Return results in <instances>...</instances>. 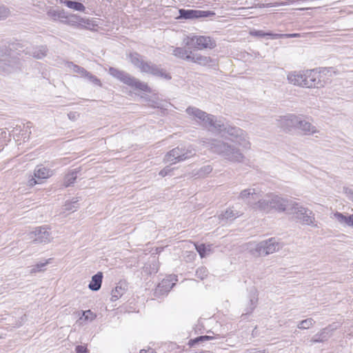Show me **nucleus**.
I'll use <instances>...</instances> for the list:
<instances>
[{"instance_id":"obj_34","label":"nucleus","mask_w":353,"mask_h":353,"mask_svg":"<svg viewBox=\"0 0 353 353\" xmlns=\"http://www.w3.org/2000/svg\"><path fill=\"white\" fill-rule=\"evenodd\" d=\"M215 337L214 336H208V335H204V336H198L195 339H190L189 341H188V345L190 346V347H193L194 345H195L196 344H198L199 343H203L204 341H210V340H212L214 339Z\"/></svg>"},{"instance_id":"obj_1","label":"nucleus","mask_w":353,"mask_h":353,"mask_svg":"<svg viewBox=\"0 0 353 353\" xmlns=\"http://www.w3.org/2000/svg\"><path fill=\"white\" fill-rule=\"evenodd\" d=\"M203 143L212 152L232 163H242L245 159L241 150L233 144L216 139L208 142L203 141Z\"/></svg>"},{"instance_id":"obj_40","label":"nucleus","mask_w":353,"mask_h":353,"mask_svg":"<svg viewBox=\"0 0 353 353\" xmlns=\"http://www.w3.org/2000/svg\"><path fill=\"white\" fill-rule=\"evenodd\" d=\"M196 276L201 279H204L208 276V270L205 268L201 267L196 270Z\"/></svg>"},{"instance_id":"obj_44","label":"nucleus","mask_w":353,"mask_h":353,"mask_svg":"<svg viewBox=\"0 0 353 353\" xmlns=\"http://www.w3.org/2000/svg\"><path fill=\"white\" fill-rule=\"evenodd\" d=\"M212 170V168L210 165H205L200 169V175H205L210 173Z\"/></svg>"},{"instance_id":"obj_41","label":"nucleus","mask_w":353,"mask_h":353,"mask_svg":"<svg viewBox=\"0 0 353 353\" xmlns=\"http://www.w3.org/2000/svg\"><path fill=\"white\" fill-rule=\"evenodd\" d=\"M48 263V261H46L43 263H39L37 265H34L30 270V273H36L37 272H40L42 270V268L45 267Z\"/></svg>"},{"instance_id":"obj_36","label":"nucleus","mask_w":353,"mask_h":353,"mask_svg":"<svg viewBox=\"0 0 353 353\" xmlns=\"http://www.w3.org/2000/svg\"><path fill=\"white\" fill-rule=\"evenodd\" d=\"M315 324V321L312 318H308L307 319L301 321L298 325L297 327L300 330H307L314 326Z\"/></svg>"},{"instance_id":"obj_4","label":"nucleus","mask_w":353,"mask_h":353,"mask_svg":"<svg viewBox=\"0 0 353 353\" xmlns=\"http://www.w3.org/2000/svg\"><path fill=\"white\" fill-rule=\"evenodd\" d=\"M218 123L220 124L221 127L219 128H214V130L231 137L232 140L234 142L237 143L240 147H242L245 149L250 148V143L249 141V138L245 131L236 126L224 124L220 120H218Z\"/></svg>"},{"instance_id":"obj_21","label":"nucleus","mask_w":353,"mask_h":353,"mask_svg":"<svg viewBox=\"0 0 353 353\" xmlns=\"http://www.w3.org/2000/svg\"><path fill=\"white\" fill-rule=\"evenodd\" d=\"M48 49L46 46H39L29 49L26 54L32 56L37 59H41L47 55Z\"/></svg>"},{"instance_id":"obj_37","label":"nucleus","mask_w":353,"mask_h":353,"mask_svg":"<svg viewBox=\"0 0 353 353\" xmlns=\"http://www.w3.org/2000/svg\"><path fill=\"white\" fill-rule=\"evenodd\" d=\"M10 15V9L4 5H0V21L6 19Z\"/></svg>"},{"instance_id":"obj_27","label":"nucleus","mask_w":353,"mask_h":353,"mask_svg":"<svg viewBox=\"0 0 353 353\" xmlns=\"http://www.w3.org/2000/svg\"><path fill=\"white\" fill-rule=\"evenodd\" d=\"M301 116H296L294 114H288L286 116H284L281 119V125L283 128H285L288 130L291 128H297L298 124L294 123V119L292 117H300Z\"/></svg>"},{"instance_id":"obj_43","label":"nucleus","mask_w":353,"mask_h":353,"mask_svg":"<svg viewBox=\"0 0 353 353\" xmlns=\"http://www.w3.org/2000/svg\"><path fill=\"white\" fill-rule=\"evenodd\" d=\"M83 317L85 320L92 321L95 318V315L91 312V310H88L83 312Z\"/></svg>"},{"instance_id":"obj_11","label":"nucleus","mask_w":353,"mask_h":353,"mask_svg":"<svg viewBox=\"0 0 353 353\" xmlns=\"http://www.w3.org/2000/svg\"><path fill=\"white\" fill-rule=\"evenodd\" d=\"M281 248V243L274 238L259 243L255 248L256 252L260 256H266L279 251Z\"/></svg>"},{"instance_id":"obj_24","label":"nucleus","mask_w":353,"mask_h":353,"mask_svg":"<svg viewBox=\"0 0 353 353\" xmlns=\"http://www.w3.org/2000/svg\"><path fill=\"white\" fill-rule=\"evenodd\" d=\"M190 61L196 63L201 65H209L212 60L210 57L203 56L192 51Z\"/></svg>"},{"instance_id":"obj_32","label":"nucleus","mask_w":353,"mask_h":353,"mask_svg":"<svg viewBox=\"0 0 353 353\" xmlns=\"http://www.w3.org/2000/svg\"><path fill=\"white\" fill-rule=\"evenodd\" d=\"M68 67L72 70L74 72L81 75V77H85L88 74V71L83 68L73 63L72 62H68L67 63Z\"/></svg>"},{"instance_id":"obj_22","label":"nucleus","mask_w":353,"mask_h":353,"mask_svg":"<svg viewBox=\"0 0 353 353\" xmlns=\"http://www.w3.org/2000/svg\"><path fill=\"white\" fill-rule=\"evenodd\" d=\"M240 216V214L238 211H236L233 210L232 208H229L227 210H225L224 212H222L219 215V219L225 221V222H229L234 220L236 218L239 217Z\"/></svg>"},{"instance_id":"obj_49","label":"nucleus","mask_w":353,"mask_h":353,"mask_svg":"<svg viewBox=\"0 0 353 353\" xmlns=\"http://www.w3.org/2000/svg\"><path fill=\"white\" fill-rule=\"evenodd\" d=\"M281 37H288V38H292V37H299V34H281Z\"/></svg>"},{"instance_id":"obj_25","label":"nucleus","mask_w":353,"mask_h":353,"mask_svg":"<svg viewBox=\"0 0 353 353\" xmlns=\"http://www.w3.org/2000/svg\"><path fill=\"white\" fill-rule=\"evenodd\" d=\"M103 279V273L101 272H97L92 276V280L89 283L88 288L92 291H97L101 288Z\"/></svg>"},{"instance_id":"obj_33","label":"nucleus","mask_w":353,"mask_h":353,"mask_svg":"<svg viewBox=\"0 0 353 353\" xmlns=\"http://www.w3.org/2000/svg\"><path fill=\"white\" fill-rule=\"evenodd\" d=\"M79 171L77 170H74L70 172H68L64 178L63 184L65 187H68L74 183L77 179V174Z\"/></svg>"},{"instance_id":"obj_19","label":"nucleus","mask_w":353,"mask_h":353,"mask_svg":"<svg viewBox=\"0 0 353 353\" xmlns=\"http://www.w3.org/2000/svg\"><path fill=\"white\" fill-rule=\"evenodd\" d=\"M174 285L175 283L172 282V278L171 276L163 279L156 287L154 290V295L157 297H160L167 294Z\"/></svg>"},{"instance_id":"obj_38","label":"nucleus","mask_w":353,"mask_h":353,"mask_svg":"<svg viewBox=\"0 0 353 353\" xmlns=\"http://www.w3.org/2000/svg\"><path fill=\"white\" fill-rule=\"evenodd\" d=\"M77 202H78L77 199H73L71 202L65 203L64 210H67V211H72V212L75 211L77 210V208H78Z\"/></svg>"},{"instance_id":"obj_47","label":"nucleus","mask_w":353,"mask_h":353,"mask_svg":"<svg viewBox=\"0 0 353 353\" xmlns=\"http://www.w3.org/2000/svg\"><path fill=\"white\" fill-rule=\"evenodd\" d=\"M172 171V168L170 166H166L159 172V175L161 176H165Z\"/></svg>"},{"instance_id":"obj_31","label":"nucleus","mask_w":353,"mask_h":353,"mask_svg":"<svg viewBox=\"0 0 353 353\" xmlns=\"http://www.w3.org/2000/svg\"><path fill=\"white\" fill-rule=\"evenodd\" d=\"M258 301L257 295L254 293L250 296L249 305L245 309V313L242 314V316L250 314L254 310Z\"/></svg>"},{"instance_id":"obj_48","label":"nucleus","mask_w":353,"mask_h":353,"mask_svg":"<svg viewBox=\"0 0 353 353\" xmlns=\"http://www.w3.org/2000/svg\"><path fill=\"white\" fill-rule=\"evenodd\" d=\"M245 353H265V351L264 350L261 351V350H256V349H253V350L247 351Z\"/></svg>"},{"instance_id":"obj_14","label":"nucleus","mask_w":353,"mask_h":353,"mask_svg":"<svg viewBox=\"0 0 353 353\" xmlns=\"http://www.w3.org/2000/svg\"><path fill=\"white\" fill-rule=\"evenodd\" d=\"M319 77V73L315 70H306L304 72L303 87L319 88L323 86Z\"/></svg>"},{"instance_id":"obj_13","label":"nucleus","mask_w":353,"mask_h":353,"mask_svg":"<svg viewBox=\"0 0 353 353\" xmlns=\"http://www.w3.org/2000/svg\"><path fill=\"white\" fill-rule=\"evenodd\" d=\"M179 17L178 19H195L200 18H207L215 15V13L210 10H185L180 9L179 10Z\"/></svg>"},{"instance_id":"obj_45","label":"nucleus","mask_w":353,"mask_h":353,"mask_svg":"<svg viewBox=\"0 0 353 353\" xmlns=\"http://www.w3.org/2000/svg\"><path fill=\"white\" fill-rule=\"evenodd\" d=\"M344 192L347 195L348 199L353 201V187L344 188Z\"/></svg>"},{"instance_id":"obj_28","label":"nucleus","mask_w":353,"mask_h":353,"mask_svg":"<svg viewBox=\"0 0 353 353\" xmlns=\"http://www.w3.org/2000/svg\"><path fill=\"white\" fill-rule=\"evenodd\" d=\"M125 288L122 284L118 283L114 289L112 290L110 301H116L125 293Z\"/></svg>"},{"instance_id":"obj_30","label":"nucleus","mask_w":353,"mask_h":353,"mask_svg":"<svg viewBox=\"0 0 353 353\" xmlns=\"http://www.w3.org/2000/svg\"><path fill=\"white\" fill-rule=\"evenodd\" d=\"M63 3L70 9L79 12H85V7L80 2L71 0H64Z\"/></svg>"},{"instance_id":"obj_51","label":"nucleus","mask_w":353,"mask_h":353,"mask_svg":"<svg viewBox=\"0 0 353 353\" xmlns=\"http://www.w3.org/2000/svg\"><path fill=\"white\" fill-rule=\"evenodd\" d=\"M68 117L70 119H74V117H75V113L74 112H70L68 114Z\"/></svg>"},{"instance_id":"obj_9","label":"nucleus","mask_w":353,"mask_h":353,"mask_svg":"<svg viewBox=\"0 0 353 353\" xmlns=\"http://www.w3.org/2000/svg\"><path fill=\"white\" fill-rule=\"evenodd\" d=\"M186 46L199 50L212 49L216 47V42L210 37L192 36L184 40Z\"/></svg>"},{"instance_id":"obj_7","label":"nucleus","mask_w":353,"mask_h":353,"mask_svg":"<svg viewBox=\"0 0 353 353\" xmlns=\"http://www.w3.org/2000/svg\"><path fill=\"white\" fill-rule=\"evenodd\" d=\"M185 112L191 119L201 123L205 127L212 128L213 130L214 128L221 127L215 116L208 114L196 107L189 106L186 108Z\"/></svg>"},{"instance_id":"obj_12","label":"nucleus","mask_w":353,"mask_h":353,"mask_svg":"<svg viewBox=\"0 0 353 353\" xmlns=\"http://www.w3.org/2000/svg\"><path fill=\"white\" fill-rule=\"evenodd\" d=\"M52 174V171L48 168L42 166H37L34 170L33 175H30L28 180V185L33 187L37 183H40L39 181L49 178Z\"/></svg>"},{"instance_id":"obj_6","label":"nucleus","mask_w":353,"mask_h":353,"mask_svg":"<svg viewBox=\"0 0 353 353\" xmlns=\"http://www.w3.org/2000/svg\"><path fill=\"white\" fill-rule=\"evenodd\" d=\"M108 72L114 78L119 80L121 82L130 86L131 88L144 92H150V88L145 83L140 81L139 79L131 76L129 73L123 70H120L117 68L110 67L108 69Z\"/></svg>"},{"instance_id":"obj_29","label":"nucleus","mask_w":353,"mask_h":353,"mask_svg":"<svg viewBox=\"0 0 353 353\" xmlns=\"http://www.w3.org/2000/svg\"><path fill=\"white\" fill-rule=\"evenodd\" d=\"M334 216L340 223L353 227V214L347 216L342 213L336 212Z\"/></svg>"},{"instance_id":"obj_35","label":"nucleus","mask_w":353,"mask_h":353,"mask_svg":"<svg viewBox=\"0 0 353 353\" xmlns=\"http://www.w3.org/2000/svg\"><path fill=\"white\" fill-rule=\"evenodd\" d=\"M251 35L258 37H264L266 36H270L272 39H279L281 37L279 34H273L270 32H265L263 30H254L250 32Z\"/></svg>"},{"instance_id":"obj_20","label":"nucleus","mask_w":353,"mask_h":353,"mask_svg":"<svg viewBox=\"0 0 353 353\" xmlns=\"http://www.w3.org/2000/svg\"><path fill=\"white\" fill-rule=\"evenodd\" d=\"M287 79L289 83L294 85L303 87L304 72H291L288 74Z\"/></svg>"},{"instance_id":"obj_39","label":"nucleus","mask_w":353,"mask_h":353,"mask_svg":"<svg viewBox=\"0 0 353 353\" xmlns=\"http://www.w3.org/2000/svg\"><path fill=\"white\" fill-rule=\"evenodd\" d=\"M88 80H89L91 83H92L93 84L96 85H99V86H101V81L99 79H98L96 76L92 74L90 72H88L87 75L85 76V77Z\"/></svg>"},{"instance_id":"obj_3","label":"nucleus","mask_w":353,"mask_h":353,"mask_svg":"<svg viewBox=\"0 0 353 353\" xmlns=\"http://www.w3.org/2000/svg\"><path fill=\"white\" fill-rule=\"evenodd\" d=\"M293 202L292 199L278 194H266L264 196V201L261 203V210L268 212L274 209L279 212L288 211L289 212Z\"/></svg>"},{"instance_id":"obj_18","label":"nucleus","mask_w":353,"mask_h":353,"mask_svg":"<svg viewBox=\"0 0 353 353\" xmlns=\"http://www.w3.org/2000/svg\"><path fill=\"white\" fill-rule=\"evenodd\" d=\"M292 118L294 123L298 124L297 128L301 130L304 134L311 135L319 132L314 125L308 121L303 119V117Z\"/></svg>"},{"instance_id":"obj_42","label":"nucleus","mask_w":353,"mask_h":353,"mask_svg":"<svg viewBox=\"0 0 353 353\" xmlns=\"http://www.w3.org/2000/svg\"><path fill=\"white\" fill-rule=\"evenodd\" d=\"M196 251L199 252L200 256L203 258L206 255V247L204 244L196 245L194 244Z\"/></svg>"},{"instance_id":"obj_23","label":"nucleus","mask_w":353,"mask_h":353,"mask_svg":"<svg viewBox=\"0 0 353 353\" xmlns=\"http://www.w3.org/2000/svg\"><path fill=\"white\" fill-rule=\"evenodd\" d=\"M47 15L54 21L59 20L62 23L64 21V19L68 18V15L63 9L55 10L51 8L47 11Z\"/></svg>"},{"instance_id":"obj_8","label":"nucleus","mask_w":353,"mask_h":353,"mask_svg":"<svg viewBox=\"0 0 353 353\" xmlns=\"http://www.w3.org/2000/svg\"><path fill=\"white\" fill-rule=\"evenodd\" d=\"M239 198L254 209L261 210V203L264 201L263 192L256 188H248L241 192Z\"/></svg>"},{"instance_id":"obj_16","label":"nucleus","mask_w":353,"mask_h":353,"mask_svg":"<svg viewBox=\"0 0 353 353\" xmlns=\"http://www.w3.org/2000/svg\"><path fill=\"white\" fill-rule=\"evenodd\" d=\"M337 329L334 324L330 325L325 328L321 329L318 333L314 334L310 342L311 344L316 343H323L327 341L333 334V332Z\"/></svg>"},{"instance_id":"obj_10","label":"nucleus","mask_w":353,"mask_h":353,"mask_svg":"<svg viewBox=\"0 0 353 353\" xmlns=\"http://www.w3.org/2000/svg\"><path fill=\"white\" fill-rule=\"evenodd\" d=\"M289 213L293 214L300 222L306 225H311L314 220V214L311 210L303 207L295 201L293 202Z\"/></svg>"},{"instance_id":"obj_5","label":"nucleus","mask_w":353,"mask_h":353,"mask_svg":"<svg viewBox=\"0 0 353 353\" xmlns=\"http://www.w3.org/2000/svg\"><path fill=\"white\" fill-rule=\"evenodd\" d=\"M196 154V150L192 145L177 146L165 155L163 161L170 165L184 161Z\"/></svg>"},{"instance_id":"obj_50","label":"nucleus","mask_w":353,"mask_h":353,"mask_svg":"<svg viewBox=\"0 0 353 353\" xmlns=\"http://www.w3.org/2000/svg\"><path fill=\"white\" fill-rule=\"evenodd\" d=\"M140 353H156L153 350H141L140 351Z\"/></svg>"},{"instance_id":"obj_26","label":"nucleus","mask_w":353,"mask_h":353,"mask_svg":"<svg viewBox=\"0 0 353 353\" xmlns=\"http://www.w3.org/2000/svg\"><path fill=\"white\" fill-rule=\"evenodd\" d=\"M192 54V51H190L183 48H175L173 49L172 54L177 58L184 59L186 61H189L190 59V56Z\"/></svg>"},{"instance_id":"obj_46","label":"nucleus","mask_w":353,"mask_h":353,"mask_svg":"<svg viewBox=\"0 0 353 353\" xmlns=\"http://www.w3.org/2000/svg\"><path fill=\"white\" fill-rule=\"evenodd\" d=\"M75 350L77 353H89L87 347L83 345H77L75 347Z\"/></svg>"},{"instance_id":"obj_15","label":"nucleus","mask_w":353,"mask_h":353,"mask_svg":"<svg viewBox=\"0 0 353 353\" xmlns=\"http://www.w3.org/2000/svg\"><path fill=\"white\" fill-rule=\"evenodd\" d=\"M30 238L33 239V242L36 243H49L52 239L50 232L45 226L37 228L30 233Z\"/></svg>"},{"instance_id":"obj_2","label":"nucleus","mask_w":353,"mask_h":353,"mask_svg":"<svg viewBox=\"0 0 353 353\" xmlns=\"http://www.w3.org/2000/svg\"><path fill=\"white\" fill-rule=\"evenodd\" d=\"M130 62L141 72L150 74L153 76L161 77L165 79H170L171 76L159 65L151 61H144L141 56L137 52H132L129 54Z\"/></svg>"},{"instance_id":"obj_17","label":"nucleus","mask_w":353,"mask_h":353,"mask_svg":"<svg viewBox=\"0 0 353 353\" xmlns=\"http://www.w3.org/2000/svg\"><path fill=\"white\" fill-rule=\"evenodd\" d=\"M63 23L68 26L79 28H85L86 26H93L92 21L88 19H84L77 14L68 15V18L67 19H64Z\"/></svg>"}]
</instances>
